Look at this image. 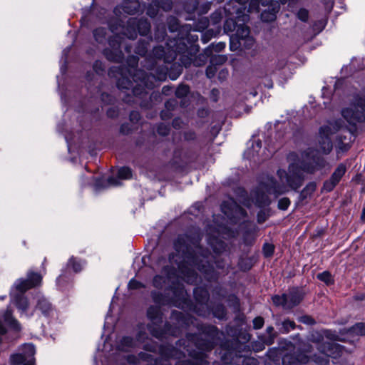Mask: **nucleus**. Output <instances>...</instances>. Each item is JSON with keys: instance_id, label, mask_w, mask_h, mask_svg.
Listing matches in <instances>:
<instances>
[{"instance_id": "6e6d98bb", "label": "nucleus", "mask_w": 365, "mask_h": 365, "mask_svg": "<svg viewBox=\"0 0 365 365\" xmlns=\"http://www.w3.org/2000/svg\"><path fill=\"white\" fill-rule=\"evenodd\" d=\"M156 365H171L170 362L167 359H163L160 361H155Z\"/></svg>"}, {"instance_id": "9b49d317", "label": "nucleus", "mask_w": 365, "mask_h": 365, "mask_svg": "<svg viewBox=\"0 0 365 365\" xmlns=\"http://www.w3.org/2000/svg\"><path fill=\"white\" fill-rule=\"evenodd\" d=\"M342 116L350 124L365 120V93L357 95L349 107L341 111Z\"/></svg>"}, {"instance_id": "f704fd0d", "label": "nucleus", "mask_w": 365, "mask_h": 365, "mask_svg": "<svg viewBox=\"0 0 365 365\" xmlns=\"http://www.w3.org/2000/svg\"><path fill=\"white\" fill-rule=\"evenodd\" d=\"M190 88L186 85H180L175 91V95L178 98H183L187 95Z\"/></svg>"}, {"instance_id": "72a5a7b5", "label": "nucleus", "mask_w": 365, "mask_h": 365, "mask_svg": "<svg viewBox=\"0 0 365 365\" xmlns=\"http://www.w3.org/2000/svg\"><path fill=\"white\" fill-rule=\"evenodd\" d=\"M317 188V184L314 182H309L302 190V195L303 197H307L308 195L312 194Z\"/></svg>"}, {"instance_id": "6ab92c4d", "label": "nucleus", "mask_w": 365, "mask_h": 365, "mask_svg": "<svg viewBox=\"0 0 365 365\" xmlns=\"http://www.w3.org/2000/svg\"><path fill=\"white\" fill-rule=\"evenodd\" d=\"M262 143L259 140L253 139L248 143L247 149L244 153V157L249 160H255L261 149Z\"/></svg>"}, {"instance_id": "473e14b6", "label": "nucleus", "mask_w": 365, "mask_h": 365, "mask_svg": "<svg viewBox=\"0 0 365 365\" xmlns=\"http://www.w3.org/2000/svg\"><path fill=\"white\" fill-rule=\"evenodd\" d=\"M272 302L276 306H282L284 309H287L286 297L284 294L282 296L275 295L273 296Z\"/></svg>"}, {"instance_id": "13d9d810", "label": "nucleus", "mask_w": 365, "mask_h": 365, "mask_svg": "<svg viewBox=\"0 0 365 365\" xmlns=\"http://www.w3.org/2000/svg\"><path fill=\"white\" fill-rule=\"evenodd\" d=\"M161 118L163 119H165V118H170V113L169 111H163L161 113Z\"/></svg>"}, {"instance_id": "3c124183", "label": "nucleus", "mask_w": 365, "mask_h": 365, "mask_svg": "<svg viewBox=\"0 0 365 365\" xmlns=\"http://www.w3.org/2000/svg\"><path fill=\"white\" fill-rule=\"evenodd\" d=\"M300 321L304 324H314V320L309 317V316H304V317H301V319Z\"/></svg>"}, {"instance_id": "4d7b16f0", "label": "nucleus", "mask_w": 365, "mask_h": 365, "mask_svg": "<svg viewBox=\"0 0 365 365\" xmlns=\"http://www.w3.org/2000/svg\"><path fill=\"white\" fill-rule=\"evenodd\" d=\"M67 277L66 274H62L57 278V284L60 287L61 286V282L63 281Z\"/></svg>"}, {"instance_id": "ddd939ff", "label": "nucleus", "mask_w": 365, "mask_h": 365, "mask_svg": "<svg viewBox=\"0 0 365 365\" xmlns=\"http://www.w3.org/2000/svg\"><path fill=\"white\" fill-rule=\"evenodd\" d=\"M316 334L317 335V337L315 338V336L313 334H312L311 340L317 343V349L327 357L332 356L335 351H336L339 349L338 346L332 342L322 341V336L318 333Z\"/></svg>"}, {"instance_id": "7ed1b4c3", "label": "nucleus", "mask_w": 365, "mask_h": 365, "mask_svg": "<svg viewBox=\"0 0 365 365\" xmlns=\"http://www.w3.org/2000/svg\"><path fill=\"white\" fill-rule=\"evenodd\" d=\"M187 48L186 44L182 39H170L166 43V48L162 46H156L153 48L152 54L149 55L145 59L146 68L149 71H154L149 75L142 70H137L134 66L137 64L135 57H132L133 66L128 71V75L124 73L123 68H119V74L121 76L118 78L117 86L120 89L129 90L133 88V82L137 86L142 88H152L155 86L156 81H162L165 80L168 68L166 66H159L155 68L158 63L163 61L164 63H170L177 57L179 53H183Z\"/></svg>"}, {"instance_id": "6e6552de", "label": "nucleus", "mask_w": 365, "mask_h": 365, "mask_svg": "<svg viewBox=\"0 0 365 365\" xmlns=\"http://www.w3.org/2000/svg\"><path fill=\"white\" fill-rule=\"evenodd\" d=\"M138 329L139 331L136 340L128 336H125L118 342V349L123 351H128L131 349L138 346L140 344H143V348L145 350L153 352L156 351L158 346L148 338L147 334L144 331L145 327L143 324H140L138 327Z\"/></svg>"}, {"instance_id": "e433bc0d", "label": "nucleus", "mask_w": 365, "mask_h": 365, "mask_svg": "<svg viewBox=\"0 0 365 365\" xmlns=\"http://www.w3.org/2000/svg\"><path fill=\"white\" fill-rule=\"evenodd\" d=\"M297 16L299 20L306 22L309 19V11L307 9L302 8L298 11Z\"/></svg>"}, {"instance_id": "c756f323", "label": "nucleus", "mask_w": 365, "mask_h": 365, "mask_svg": "<svg viewBox=\"0 0 365 365\" xmlns=\"http://www.w3.org/2000/svg\"><path fill=\"white\" fill-rule=\"evenodd\" d=\"M172 319H175L178 321V324L179 327H182L183 324H187L185 322V317L182 312H173L171 316Z\"/></svg>"}, {"instance_id": "4c0bfd02", "label": "nucleus", "mask_w": 365, "mask_h": 365, "mask_svg": "<svg viewBox=\"0 0 365 365\" xmlns=\"http://www.w3.org/2000/svg\"><path fill=\"white\" fill-rule=\"evenodd\" d=\"M128 287L129 289H139L144 288L145 286L143 283L135 280V279H132L129 281Z\"/></svg>"}, {"instance_id": "412c9836", "label": "nucleus", "mask_w": 365, "mask_h": 365, "mask_svg": "<svg viewBox=\"0 0 365 365\" xmlns=\"http://www.w3.org/2000/svg\"><path fill=\"white\" fill-rule=\"evenodd\" d=\"M308 361L304 355L301 356V359L295 357L294 355H286L283 359V365H300L302 363H306Z\"/></svg>"}, {"instance_id": "393cba45", "label": "nucleus", "mask_w": 365, "mask_h": 365, "mask_svg": "<svg viewBox=\"0 0 365 365\" xmlns=\"http://www.w3.org/2000/svg\"><path fill=\"white\" fill-rule=\"evenodd\" d=\"M194 294L195 299L202 303L207 301L209 297L207 291L200 287L194 289Z\"/></svg>"}, {"instance_id": "a211bd4d", "label": "nucleus", "mask_w": 365, "mask_h": 365, "mask_svg": "<svg viewBox=\"0 0 365 365\" xmlns=\"http://www.w3.org/2000/svg\"><path fill=\"white\" fill-rule=\"evenodd\" d=\"M286 297L287 309H292L297 306L302 299V294L297 288H292L287 294H284Z\"/></svg>"}, {"instance_id": "5fc2aeb1", "label": "nucleus", "mask_w": 365, "mask_h": 365, "mask_svg": "<svg viewBox=\"0 0 365 365\" xmlns=\"http://www.w3.org/2000/svg\"><path fill=\"white\" fill-rule=\"evenodd\" d=\"M266 218H267V216L264 211L259 212V213L257 215V220H258L259 222L262 223V222H264Z\"/></svg>"}, {"instance_id": "7c9ffc66", "label": "nucleus", "mask_w": 365, "mask_h": 365, "mask_svg": "<svg viewBox=\"0 0 365 365\" xmlns=\"http://www.w3.org/2000/svg\"><path fill=\"white\" fill-rule=\"evenodd\" d=\"M317 278L325 282L327 284H331L333 282V279L331 274L329 272H323L322 273L318 274Z\"/></svg>"}, {"instance_id": "c03bdc74", "label": "nucleus", "mask_w": 365, "mask_h": 365, "mask_svg": "<svg viewBox=\"0 0 365 365\" xmlns=\"http://www.w3.org/2000/svg\"><path fill=\"white\" fill-rule=\"evenodd\" d=\"M264 323V319L261 317H257L253 320V327L255 329H259L263 327Z\"/></svg>"}, {"instance_id": "8fccbe9b", "label": "nucleus", "mask_w": 365, "mask_h": 365, "mask_svg": "<svg viewBox=\"0 0 365 365\" xmlns=\"http://www.w3.org/2000/svg\"><path fill=\"white\" fill-rule=\"evenodd\" d=\"M216 68L213 66H209L206 69V75L209 78H212L216 73Z\"/></svg>"}, {"instance_id": "0e129e2a", "label": "nucleus", "mask_w": 365, "mask_h": 365, "mask_svg": "<svg viewBox=\"0 0 365 365\" xmlns=\"http://www.w3.org/2000/svg\"><path fill=\"white\" fill-rule=\"evenodd\" d=\"M179 119H175L173 122V125L175 128H180V125L178 123Z\"/></svg>"}, {"instance_id": "4be33fe9", "label": "nucleus", "mask_w": 365, "mask_h": 365, "mask_svg": "<svg viewBox=\"0 0 365 365\" xmlns=\"http://www.w3.org/2000/svg\"><path fill=\"white\" fill-rule=\"evenodd\" d=\"M208 243L216 254L221 253L225 249L224 242L218 238H209Z\"/></svg>"}, {"instance_id": "2eb2a0df", "label": "nucleus", "mask_w": 365, "mask_h": 365, "mask_svg": "<svg viewBox=\"0 0 365 365\" xmlns=\"http://www.w3.org/2000/svg\"><path fill=\"white\" fill-rule=\"evenodd\" d=\"M345 172L346 166L342 163L339 165L330 178L324 182L323 189L327 192L331 191L340 181Z\"/></svg>"}, {"instance_id": "aec40b11", "label": "nucleus", "mask_w": 365, "mask_h": 365, "mask_svg": "<svg viewBox=\"0 0 365 365\" xmlns=\"http://www.w3.org/2000/svg\"><path fill=\"white\" fill-rule=\"evenodd\" d=\"M119 185V182L117 179L110 177L106 181H103L102 179H96L94 183V187L96 190H98L103 187H107L109 186H117Z\"/></svg>"}, {"instance_id": "f03ea898", "label": "nucleus", "mask_w": 365, "mask_h": 365, "mask_svg": "<svg viewBox=\"0 0 365 365\" xmlns=\"http://www.w3.org/2000/svg\"><path fill=\"white\" fill-rule=\"evenodd\" d=\"M326 165V160L319 155V151L309 148L301 153L299 165L291 163L288 172L279 170L277 175L282 185L277 183L273 178H267L257 189L252 193V202L259 207H264L270 204L269 194L276 197L286 192L285 185L290 188L297 190L304 180L302 172L313 174L322 169Z\"/></svg>"}, {"instance_id": "9d476101", "label": "nucleus", "mask_w": 365, "mask_h": 365, "mask_svg": "<svg viewBox=\"0 0 365 365\" xmlns=\"http://www.w3.org/2000/svg\"><path fill=\"white\" fill-rule=\"evenodd\" d=\"M147 316L153 324V325H148V328L150 334L155 338L163 339L167 334L172 336L178 334V331L175 329H172L169 324H165V330H158L153 327V325L158 326L162 322V314L159 306H150L147 311Z\"/></svg>"}, {"instance_id": "de8ad7c7", "label": "nucleus", "mask_w": 365, "mask_h": 365, "mask_svg": "<svg viewBox=\"0 0 365 365\" xmlns=\"http://www.w3.org/2000/svg\"><path fill=\"white\" fill-rule=\"evenodd\" d=\"M152 298L155 303L162 304L163 303V295L160 293L153 292H152Z\"/></svg>"}, {"instance_id": "b1692460", "label": "nucleus", "mask_w": 365, "mask_h": 365, "mask_svg": "<svg viewBox=\"0 0 365 365\" xmlns=\"http://www.w3.org/2000/svg\"><path fill=\"white\" fill-rule=\"evenodd\" d=\"M96 41L99 43H103L106 40L107 31L105 28H98L93 31Z\"/></svg>"}, {"instance_id": "5701e85b", "label": "nucleus", "mask_w": 365, "mask_h": 365, "mask_svg": "<svg viewBox=\"0 0 365 365\" xmlns=\"http://www.w3.org/2000/svg\"><path fill=\"white\" fill-rule=\"evenodd\" d=\"M4 321L9 324L10 325L11 327H13L14 329H16V330H19L20 329V325L19 324V322L12 317V313H11V311L10 309H7L4 314Z\"/></svg>"}, {"instance_id": "338daca9", "label": "nucleus", "mask_w": 365, "mask_h": 365, "mask_svg": "<svg viewBox=\"0 0 365 365\" xmlns=\"http://www.w3.org/2000/svg\"><path fill=\"white\" fill-rule=\"evenodd\" d=\"M181 61L185 67L188 66L190 64V59H188L187 61H183L182 60H181Z\"/></svg>"}, {"instance_id": "e2e57ef3", "label": "nucleus", "mask_w": 365, "mask_h": 365, "mask_svg": "<svg viewBox=\"0 0 365 365\" xmlns=\"http://www.w3.org/2000/svg\"><path fill=\"white\" fill-rule=\"evenodd\" d=\"M217 331V329L215 327H209V332L212 334H214Z\"/></svg>"}, {"instance_id": "864d4df0", "label": "nucleus", "mask_w": 365, "mask_h": 365, "mask_svg": "<svg viewBox=\"0 0 365 365\" xmlns=\"http://www.w3.org/2000/svg\"><path fill=\"white\" fill-rule=\"evenodd\" d=\"M212 46L214 47V49L216 51H221L222 50H223L225 47V43L224 42H219L217 43L216 45H212Z\"/></svg>"}, {"instance_id": "1a4fd4ad", "label": "nucleus", "mask_w": 365, "mask_h": 365, "mask_svg": "<svg viewBox=\"0 0 365 365\" xmlns=\"http://www.w3.org/2000/svg\"><path fill=\"white\" fill-rule=\"evenodd\" d=\"M341 129L343 130V132L351 135V133L348 130L343 129V123L341 120L329 122L327 125H325L320 128L319 146L323 154H329L331 152L332 150L331 136Z\"/></svg>"}, {"instance_id": "a19ab883", "label": "nucleus", "mask_w": 365, "mask_h": 365, "mask_svg": "<svg viewBox=\"0 0 365 365\" xmlns=\"http://www.w3.org/2000/svg\"><path fill=\"white\" fill-rule=\"evenodd\" d=\"M147 51V43L140 41L139 45L136 47L135 52L140 56H144Z\"/></svg>"}, {"instance_id": "79ce46f5", "label": "nucleus", "mask_w": 365, "mask_h": 365, "mask_svg": "<svg viewBox=\"0 0 365 365\" xmlns=\"http://www.w3.org/2000/svg\"><path fill=\"white\" fill-rule=\"evenodd\" d=\"M263 252L265 257H270L274 252V246L271 244H265L263 247Z\"/></svg>"}, {"instance_id": "052dcab7", "label": "nucleus", "mask_w": 365, "mask_h": 365, "mask_svg": "<svg viewBox=\"0 0 365 365\" xmlns=\"http://www.w3.org/2000/svg\"><path fill=\"white\" fill-rule=\"evenodd\" d=\"M180 298L182 299H185L186 293L184 292L182 289H180L179 290Z\"/></svg>"}, {"instance_id": "dca6fc26", "label": "nucleus", "mask_w": 365, "mask_h": 365, "mask_svg": "<svg viewBox=\"0 0 365 365\" xmlns=\"http://www.w3.org/2000/svg\"><path fill=\"white\" fill-rule=\"evenodd\" d=\"M140 6L138 0H125L121 6H117L115 9L114 13L115 16L120 19V21L122 22L123 20L120 19V16L121 10L127 14H134L139 11Z\"/></svg>"}, {"instance_id": "f3484780", "label": "nucleus", "mask_w": 365, "mask_h": 365, "mask_svg": "<svg viewBox=\"0 0 365 365\" xmlns=\"http://www.w3.org/2000/svg\"><path fill=\"white\" fill-rule=\"evenodd\" d=\"M162 8L164 11H167L172 8L171 0H160L153 1L147 9V14L150 17H155L158 12V9Z\"/></svg>"}, {"instance_id": "20e7f679", "label": "nucleus", "mask_w": 365, "mask_h": 365, "mask_svg": "<svg viewBox=\"0 0 365 365\" xmlns=\"http://www.w3.org/2000/svg\"><path fill=\"white\" fill-rule=\"evenodd\" d=\"M109 31L113 34V36L109 38L110 48L105 49L104 54L109 61L119 62L123 58L121 51L123 46L128 53L131 52V48L124 44V37L134 39L137 37L138 32L140 35L145 36L150 32V24L147 19L138 20L136 18H129L125 27L121 24L115 26L111 23H109Z\"/></svg>"}, {"instance_id": "774afa93", "label": "nucleus", "mask_w": 365, "mask_h": 365, "mask_svg": "<svg viewBox=\"0 0 365 365\" xmlns=\"http://www.w3.org/2000/svg\"><path fill=\"white\" fill-rule=\"evenodd\" d=\"M361 218L363 220H365V207L363 209L362 214H361Z\"/></svg>"}, {"instance_id": "bb28decb", "label": "nucleus", "mask_w": 365, "mask_h": 365, "mask_svg": "<svg viewBox=\"0 0 365 365\" xmlns=\"http://www.w3.org/2000/svg\"><path fill=\"white\" fill-rule=\"evenodd\" d=\"M350 331L356 335H365V323L356 324L350 329Z\"/></svg>"}, {"instance_id": "4468645a", "label": "nucleus", "mask_w": 365, "mask_h": 365, "mask_svg": "<svg viewBox=\"0 0 365 365\" xmlns=\"http://www.w3.org/2000/svg\"><path fill=\"white\" fill-rule=\"evenodd\" d=\"M36 309L41 311L46 317H52L56 314V310L49 301L41 293L36 296Z\"/></svg>"}, {"instance_id": "09e8293b", "label": "nucleus", "mask_w": 365, "mask_h": 365, "mask_svg": "<svg viewBox=\"0 0 365 365\" xmlns=\"http://www.w3.org/2000/svg\"><path fill=\"white\" fill-rule=\"evenodd\" d=\"M262 19L265 21H273L275 19V15L274 14H269L266 11H264L261 14Z\"/></svg>"}, {"instance_id": "bf43d9fd", "label": "nucleus", "mask_w": 365, "mask_h": 365, "mask_svg": "<svg viewBox=\"0 0 365 365\" xmlns=\"http://www.w3.org/2000/svg\"><path fill=\"white\" fill-rule=\"evenodd\" d=\"M175 104V100L169 101L166 102L165 106H166V108H168L170 106H174Z\"/></svg>"}, {"instance_id": "680f3d73", "label": "nucleus", "mask_w": 365, "mask_h": 365, "mask_svg": "<svg viewBox=\"0 0 365 365\" xmlns=\"http://www.w3.org/2000/svg\"><path fill=\"white\" fill-rule=\"evenodd\" d=\"M197 8V6H196V2H195L194 5L192 6V9H190V8H186V11L190 13L191 11H193L196 9Z\"/></svg>"}, {"instance_id": "49530a36", "label": "nucleus", "mask_w": 365, "mask_h": 365, "mask_svg": "<svg viewBox=\"0 0 365 365\" xmlns=\"http://www.w3.org/2000/svg\"><path fill=\"white\" fill-rule=\"evenodd\" d=\"M295 324L294 322L290 320H285L283 322V327L286 330L287 332L289 331L294 329Z\"/></svg>"}, {"instance_id": "ea45409f", "label": "nucleus", "mask_w": 365, "mask_h": 365, "mask_svg": "<svg viewBox=\"0 0 365 365\" xmlns=\"http://www.w3.org/2000/svg\"><path fill=\"white\" fill-rule=\"evenodd\" d=\"M290 205V200L287 197H282L278 202V208L286 210Z\"/></svg>"}, {"instance_id": "f257e3e1", "label": "nucleus", "mask_w": 365, "mask_h": 365, "mask_svg": "<svg viewBox=\"0 0 365 365\" xmlns=\"http://www.w3.org/2000/svg\"><path fill=\"white\" fill-rule=\"evenodd\" d=\"M175 254L169 257L168 264L166 260L160 259L159 266H162V274L153 278V284L155 287L162 289L164 286L173 283L177 277V266L180 277L189 284L197 282L195 268L198 269L208 281L215 279L217 274L211 264L213 256L208 254L198 245V239H191L188 235L179 236L174 244Z\"/></svg>"}, {"instance_id": "0eeeda50", "label": "nucleus", "mask_w": 365, "mask_h": 365, "mask_svg": "<svg viewBox=\"0 0 365 365\" xmlns=\"http://www.w3.org/2000/svg\"><path fill=\"white\" fill-rule=\"evenodd\" d=\"M187 344L185 349L188 354L192 356L197 365H206L208 364L204 351H208L213 349L214 341L210 335L204 332L200 334H187Z\"/></svg>"}, {"instance_id": "603ef678", "label": "nucleus", "mask_w": 365, "mask_h": 365, "mask_svg": "<svg viewBox=\"0 0 365 365\" xmlns=\"http://www.w3.org/2000/svg\"><path fill=\"white\" fill-rule=\"evenodd\" d=\"M93 69L96 71V73H99L100 71H102L103 70L102 63L100 61H96L93 65Z\"/></svg>"}, {"instance_id": "69168bd1", "label": "nucleus", "mask_w": 365, "mask_h": 365, "mask_svg": "<svg viewBox=\"0 0 365 365\" xmlns=\"http://www.w3.org/2000/svg\"><path fill=\"white\" fill-rule=\"evenodd\" d=\"M138 113L137 112H133L131 114H130V118H131V120H133V118H137L138 117Z\"/></svg>"}, {"instance_id": "cd10ccee", "label": "nucleus", "mask_w": 365, "mask_h": 365, "mask_svg": "<svg viewBox=\"0 0 365 365\" xmlns=\"http://www.w3.org/2000/svg\"><path fill=\"white\" fill-rule=\"evenodd\" d=\"M209 26V20L207 17H201L196 23L194 30L201 31L207 29Z\"/></svg>"}, {"instance_id": "37998d69", "label": "nucleus", "mask_w": 365, "mask_h": 365, "mask_svg": "<svg viewBox=\"0 0 365 365\" xmlns=\"http://www.w3.org/2000/svg\"><path fill=\"white\" fill-rule=\"evenodd\" d=\"M267 334L269 335V338L266 340V344H272L273 343V341H274V336H275V334L273 333L274 332V328L272 327H268L267 328Z\"/></svg>"}, {"instance_id": "c85d7f7f", "label": "nucleus", "mask_w": 365, "mask_h": 365, "mask_svg": "<svg viewBox=\"0 0 365 365\" xmlns=\"http://www.w3.org/2000/svg\"><path fill=\"white\" fill-rule=\"evenodd\" d=\"M118 178L120 179L128 180L132 177V171L128 167H123L118 170Z\"/></svg>"}, {"instance_id": "58836bf2", "label": "nucleus", "mask_w": 365, "mask_h": 365, "mask_svg": "<svg viewBox=\"0 0 365 365\" xmlns=\"http://www.w3.org/2000/svg\"><path fill=\"white\" fill-rule=\"evenodd\" d=\"M325 25H326L325 20H323V19L319 20L313 24V29L316 33L318 34L324 29Z\"/></svg>"}, {"instance_id": "a878e982", "label": "nucleus", "mask_w": 365, "mask_h": 365, "mask_svg": "<svg viewBox=\"0 0 365 365\" xmlns=\"http://www.w3.org/2000/svg\"><path fill=\"white\" fill-rule=\"evenodd\" d=\"M70 267H72L75 272H78L82 269L83 264L81 261H76V259L72 257L69 259L67 264V268Z\"/></svg>"}, {"instance_id": "c9c22d12", "label": "nucleus", "mask_w": 365, "mask_h": 365, "mask_svg": "<svg viewBox=\"0 0 365 365\" xmlns=\"http://www.w3.org/2000/svg\"><path fill=\"white\" fill-rule=\"evenodd\" d=\"M168 24L170 31L172 32L175 31L179 29L178 20L174 16H170L168 19Z\"/></svg>"}, {"instance_id": "423d86ee", "label": "nucleus", "mask_w": 365, "mask_h": 365, "mask_svg": "<svg viewBox=\"0 0 365 365\" xmlns=\"http://www.w3.org/2000/svg\"><path fill=\"white\" fill-rule=\"evenodd\" d=\"M245 8L241 6L237 9V19H227L224 25V29L227 32L235 31V37H231L230 48L234 50V41L236 40L237 43L241 46L244 45L247 48H250L254 44V39L250 36V29L245 24L249 21V15L245 13Z\"/></svg>"}, {"instance_id": "a18cd8bd", "label": "nucleus", "mask_w": 365, "mask_h": 365, "mask_svg": "<svg viewBox=\"0 0 365 365\" xmlns=\"http://www.w3.org/2000/svg\"><path fill=\"white\" fill-rule=\"evenodd\" d=\"M169 127L164 124H160L158 128V133L161 135H167L169 133Z\"/></svg>"}, {"instance_id": "39448f33", "label": "nucleus", "mask_w": 365, "mask_h": 365, "mask_svg": "<svg viewBox=\"0 0 365 365\" xmlns=\"http://www.w3.org/2000/svg\"><path fill=\"white\" fill-rule=\"evenodd\" d=\"M42 282V276L36 272L29 271L26 279H19L16 281L11 290V302L21 313V316L30 317L33 313H28L29 302L24 294L28 289L40 286Z\"/></svg>"}, {"instance_id": "2f4dec72", "label": "nucleus", "mask_w": 365, "mask_h": 365, "mask_svg": "<svg viewBox=\"0 0 365 365\" xmlns=\"http://www.w3.org/2000/svg\"><path fill=\"white\" fill-rule=\"evenodd\" d=\"M166 35V30L165 26H158L156 31L155 32V38L158 41L164 40L165 36Z\"/></svg>"}, {"instance_id": "f8f14e48", "label": "nucleus", "mask_w": 365, "mask_h": 365, "mask_svg": "<svg viewBox=\"0 0 365 365\" xmlns=\"http://www.w3.org/2000/svg\"><path fill=\"white\" fill-rule=\"evenodd\" d=\"M35 347L32 344H25L18 353L10 357V365H35Z\"/></svg>"}]
</instances>
